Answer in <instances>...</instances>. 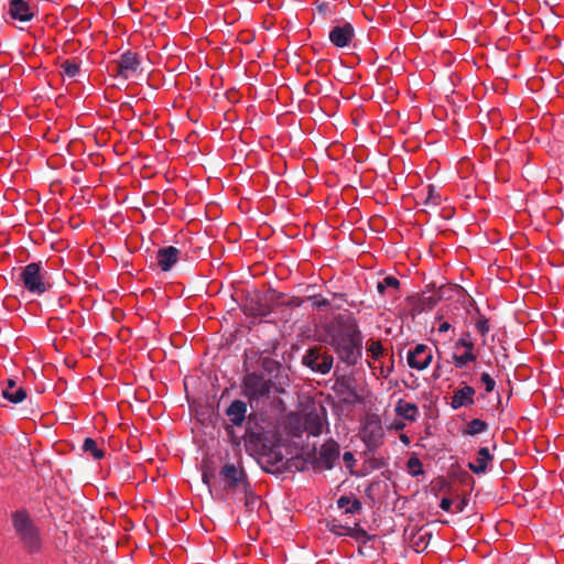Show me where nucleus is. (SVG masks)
I'll return each instance as SVG.
<instances>
[{
    "mask_svg": "<svg viewBox=\"0 0 564 564\" xmlns=\"http://www.w3.org/2000/svg\"><path fill=\"white\" fill-rule=\"evenodd\" d=\"M267 463L271 464L272 466H275V470H291L295 468L296 470H304L305 469V460L304 458L296 456L291 459L284 460L283 456L276 452H271L267 456Z\"/></svg>",
    "mask_w": 564,
    "mask_h": 564,
    "instance_id": "obj_11",
    "label": "nucleus"
},
{
    "mask_svg": "<svg viewBox=\"0 0 564 564\" xmlns=\"http://www.w3.org/2000/svg\"><path fill=\"white\" fill-rule=\"evenodd\" d=\"M343 459L345 463L350 464L355 462L354 454L351 452H345L343 455Z\"/></svg>",
    "mask_w": 564,
    "mask_h": 564,
    "instance_id": "obj_41",
    "label": "nucleus"
},
{
    "mask_svg": "<svg viewBox=\"0 0 564 564\" xmlns=\"http://www.w3.org/2000/svg\"><path fill=\"white\" fill-rule=\"evenodd\" d=\"M327 343L339 359L355 366L362 356L361 332L352 318L339 317L327 328Z\"/></svg>",
    "mask_w": 564,
    "mask_h": 564,
    "instance_id": "obj_1",
    "label": "nucleus"
},
{
    "mask_svg": "<svg viewBox=\"0 0 564 564\" xmlns=\"http://www.w3.org/2000/svg\"><path fill=\"white\" fill-rule=\"evenodd\" d=\"M466 506H467V499L464 498V499H462L460 501H458L456 503V506H455L456 511L457 512H462L465 509Z\"/></svg>",
    "mask_w": 564,
    "mask_h": 564,
    "instance_id": "obj_42",
    "label": "nucleus"
},
{
    "mask_svg": "<svg viewBox=\"0 0 564 564\" xmlns=\"http://www.w3.org/2000/svg\"><path fill=\"white\" fill-rule=\"evenodd\" d=\"M346 535H349L350 538L361 541L362 543H367L368 541H371L376 538V535H370L367 533V531L362 528L356 527V528H347Z\"/></svg>",
    "mask_w": 564,
    "mask_h": 564,
    "instance_id": "obj_28",
    "label": "nucleus"
},
{
    "mask_svg": "<svg viewBox=\"0 0 564 564\" xmlns=\"http://www.w3.org/2000/svg\"><path fill=\"white\" fill-rule=\"evenodd\" d=\"M20 281L34 295H42L53 286V283L48 280L47 272L42 270L39 262H31L23 267L20 273Z\"/></svg>",
    "mask_w": 564,
    "mask_h": 564,
    "instance_id": "obj_4",
    "label": "nucleus"
},
{
    "mask_svg": "<svg viewBox=\"0 0 564 564\" xmlns=\"http://www.w3.org/2000/svg\"><path fill=\"white\" fill-rule=\"evenodd\" d=\"M36 12V6L31 0H10L9 15L20 22L31 21Z\"/></svg>",
    "mask_w": 564,
    "mask_h": 564,
    "instance_id": "obj_9",
    "label": "nucleus"
},
{
    "mask_svg": "<svg viewBox=\"0 0 564 564\" xmlns=\"http://www.w3.org/2000/svg\"><path fill=\"white\" fill-rule=\"evenodd\" d=\"M488 430V424L480 420V419H474L470 422L467 423L466 429L464 430V435H477L480 433H484Z\"/></svg>",
    "mask_w": 564,
    "mask_h": 564,
    "instance_id": "obj_24",
    "label": "nucleus"
},
{
    "mask_svg": "<svg viewBox=\"0 0 564 564\" xmlns=\"http://www.w3.org/2000/svg\"><path fill=\"white\" fill-rule=\"evenodd\" d=\"M245 494V508L248 513H253L256 509L261 505L259 496L250 490V487L246 490H241Z\"/></svg>",
    "mask_w": 564,
    "mask_h": 564,
    "instance_id": "obj_25",
    "label": "nucleus"
},
{
    "mask_svg": "<svg viewBox=\"0 0 564 564\" xmlns=\"http://www.w3.org/2000/svg\"><path fill=\"white\" fill-rule=\"evenodd\" d=\"M476 391L473 387L465 384L460 388L454 391V394L452 397L451 406L454 410H457L462 406H468L474 404V395Z\"/></svg>",
    "mask_w": 564,
    "mask_h": 564,
    "instance_id": "obj_16",
    "label": "nucleus"
},
{
    "mask_svg": "<svg viewBox=\"0 0 564 564\" xmlns=\"http://www.w3.org/2000/svg\"><path fill=\"white\" fill-rule=\"evenodd\" d=\"M451 328V324L448 322H444L440 325L438 327V332L440 333H445L447 332L448 329Z\"/></svg>",
    "mask_w": 564,
    "mask_h": 564,
    "instance_id": "obj_43",
    "label": "nucleus"
},
{
    "mask_svg": "<svg viewBox=\"0 0 564 564\" xmlns=\"http://www.w3.org/2000/svg\"><path fill=\"white\" fill-rule=\"evenodd\" d=\"M408 469L412 476H419L424 473L422 462L419 457L412 456L408 460Z\"/></svg>",
    "mask_w": 564,
    "mask_h": 564,
    "instance_id": "obj_30",
    "label": "nucleus"
},
{
    "mask_svg": "<svg viewBox=\"0 0 564 564\" xmlns=\"http://www.w3.org/2000/svg\"><path fill=\"white\" fill-rule=\"evenodd\" d=\"M339 454V444L329 438L322 445L318 454H316L315 447L311 453H307L306 458H304L305 465L311 464L315 470L332 469L338 460Z\"/></svg>",
    "mask_w": 564,
    "mask_h": 564,
    "instance_id": "obj_5",
    "label": "nucleus"
},
{
    "mask_svg": "<svg viewBox=\"0 0 564 564\" xmlns=\"http://www.w3.org/2000/svg\"><path fill=\"white\" fill-rule=\"evenodd\" d=\"M402 441L408 442V437L406 436L402 437Z\"/></svg>",
    "mask_w": 564,
    "mask_h": 564,
    "instance_id": "obj_47",
    "label": "nucleus"
},
{
    "mask_svg": "<svg viewBox=\"0 0 564 564\" xmlns=\"http://www.w3.org/2000/svg\"><path fill=\"white\" fill-rule=\"evenodd\" d=\"M432 349L424 344H419L413 350L408 352V364L411 368L416 370L426 369L432 362Z\"/></svg>",
    "mask_w": 564,
    "mask_h": 564,
    "instance_id": "obj_10",
    "label": "nucleus"
},
{
    "mask_svg": "<svg viewBox=\"0 0 564 564\" xmlns=\"http://www.w3.org/2000/svg\"><path fill=\"white\" fill-rule=\"evenodd\" d=\"M470 334L466 333L465 336L460 337L456 341V347H464L466 349V352L457 356L454 355V362L456 368H464L468 362L476 360V356L474 355V343L469 339Z\"/></svg>",
    "mask_w": 564,
    "mask_h": 564,
    "instance_id": "obj_14",
    "label": "nucleus"
},
{
    "mask_svg": "<svg viewBox=\"0 0 564 564\" xmlns=\"http://www.w3.org/2000/svg\"><path fill=\"white\" fill-rule=\"evenodd\" d=\"M260 366H261L262 370L269 376L268 379H272L276 382H282L280 380L282 365L279 361H276L270 357H261Z\"/></svg>",
    "mask_w": 564,
    "mask_h": 564,
    "instance_id": "obj_21",
    "label": "nucleus"
},
{
    "mask_svg": "<svg viewBox=\"0 0 564 564\" xmlns=\"http://www.w3.org/2000/svg\"><path fill=\"white\" fill-rule=\"evenodd\" d=\"M383 437V429L378 421H368L364 430V442L368 448L380 445Z\"/></svg>",
    "mask_w": 564,
    "mask_h": 564,
    "instance_id": "obj_15",
    "label": "nucleus"
},
{
    "mask_svg": "<svg viewBox=\"0 0 564 564\" xmlns=\"http://www.w3.org/2000/svg\"><path fill=\"white\" fill-rule=\"evenodd\" d=\"M452 500L449 498H443L441 500V503H440V507L441 509H443L444 511H448L451 509V506H452Z\"/></svg>",
    "mask_w": 564,
    "mask_h": 564,
    "instance_id": "obj_40",
    "label": "nucleus"
},
{
    "mask_svg": "<svg viewBox=\"0 0 564 564\" xmlns=\"http://www.w3.org/2000/svg\"><path fill=\"white\" fill-rule=\"evenodd\" d=\"M61 68L66 76L74 78L80 72V63L75 59H66L61 64Z\"/></svg>",
    "mask_w": 564,
    "mask_h": 564,
    "instance_id": "obj_27",
    "label": "nucleus"
},
{
    "mask_svg": "<svg viewBox=\"0 0 564 564\" xmlns=\"http://www.w3.org/2000/svg\"><path fill=\"white\" fill-rule=\"evenodd\" d=\"M387 289L386 285H383V281H380L377 283V291L382 294L384 292V290Z\"/></svg>",
    "mask_w": 564,
    "mask_h": 564,
    "instance_id": "obj_44",
    "label": "nucleus"
},
{
    "mask_svg": "<svg viewBox=\"0 0 564 564\" xmlns=\"http://www.w3.org/2000/svg\"><path fill=\"white\" fill-rule=\"evenodd\" d=\"M368 350L373 359H378L383 354V347L379 340H370Z\"/></svg>",
    "mask_w": 564,
    "mask_h": 564,
    "instance_id": "obj_33",
    "label": "nucleus"
},
{
    "mask_svg": "<svg viewBox=\"0 0 564 564\" xmlns=\"http://www.w3.org/2000/svg\"><path fill=\"white\" fill-rule=\"evenodd\" d=\"M203 481L209 487L210 475L208 473L203 474Z\"/></svg>",
    "mask_w": 564,
    "mask_h": 564,
    "instance_id": "obj_45",
    "label": "nucleus"
},
{
    "mask_svg": "<svg viewBox=\"0 0 564 564\" xmlns=\"http://www.w3.org/2000/svg\"><path fill=\"white\" fill-rule=\"evenodd\" d=\"M308 301L312 302V306L317 310H322L330 305L329 300L324 299L319 295H313L308 297Z\"/></svg>",
    "mask_w": 564,
    "mask_h": 564,
    "instance_id": "obj_32",
    "label": "nucleus"
},
{
    "mask_svg": "<svg viewBox=\"0 0 564 564\" xmlns=\"http://www.w3.org/2000/svg\"><path fill=\"white\" fill-rule=\"evenodd\" d=\"M1 394L14 404L21 403L26 398L25 389L19 387L14 379H8L7 387L2 390Z\"/></svg>",
    "mask_w": 564,
    "mask_h": 564,
    "instance_id": "obj_19",
    "label": "nucleus"
},
{
    "mask_svg": "<svg viewBox=\"0 0 564 564\" xmlns=\"http://www.w3.org/2000/svg\"><path fill=\"white\" fill-rule=\"evenodd\" d=\"M412 546L416 552H423L427 546L425 535H419L417 539L413 542Z\"/></svg>",
    "mask_w": 564,
    "mask_h": 564,
    "instance_id": "obj_37",
    "label": "nucleus"
},
{
    "mask_svg": "<svg viewBox=\"0 0 564 564\" xmlns=\"http://www.w3.org/2000/svg\"><path fill=\"white\" fill-rule=\"evenodd\" d=\"M494 459L489 448L481 447L477 452V457L474 462L468 463V468L476 475L485 474L488 467V463Z\"/></svg>",
    "mask_w": 564,
    "mask_h": 564,
    "instance_id": "obj_18",
    "label": "nucleus"
},
{
    "mask_svg": "<svg viewBox=\"0 0 564 564\" xmlns=\"http://www.w3.org/2000/svg\"><path fill=\"white\" fill-rule=\"evenodd\" d=\"M250 313L256 316H267L270 313V310L267 305L258 304L256 307L249 308Z\"/></svg>",
    "mask_w": 564,
    "mask_h": 564,
    "instance_id": "obj_36",
    "label": "nucleus"
},
{
    "mask_svg": "<svg viewBox=\"0 0 564 564\" xmlns=\"http://www.w3.org/2000/svg\"><path fill=\"white\" fill-rule=\"evenodd\" d=\"M480 381L485 384L486 392L490 393L495 390L496 382L489 373L482 372Z\"/></svg>",
    "mask_w": 564,
    "mask_h": 564,
    "instance_id": "obj_34",
    "label": "nucleus"
},
{
    "mask_svg": "<svg viewBox=\"0 0 564 564\" xmlns=\"http://www.w3.org/2000/svg\"><path fill=\"white\" fill-rule=\"evenodd\" d=\"M83 451L86 453H90L95 459H101L105 456V452L97 446L95 440L87 437L84 440Z\"/></svg>",
    "mask_w": 564,
    "mask_h": 564,
    "instance_id": "obj_26",
    "label": "nucleus"
},
{
    "mask_svg": "<svg viewBox=\"0 0 564 564\" xmlns=\"http://www.w3.org/2000/svg\"><path fill=\"white\" fill-rule=\"evenodd\" d=\"M12 523L24 549L30 553L39 552L42 541L39 529L30 514L25 510H18L12 513Z\"/></svg>",
    "mask_w": 564,
    "mask_h": 564,
    "instance_id": "obj_3",
    "label": "nucleus"
},
{
    "mask_svg": "<svg viewBox=\"0 0 564 564\" xmlns=\"http://www.w3.org/2000/svg\"><path fill=\"white\" fill-rule=\"evenodd\" d=\"M435 304H436V299L433 295L423 296L421 299V305H422L423 310H425V308L431 310L434 307Z\"/></svg>",
    "mask_w": 564,
    "mask_h": 564,
    "instance_id": "obj_39",
    "label": "nucleus"
},
{
    "mask_svg": "<svg viewBox=\"0 0 564 564\" xmlns=\"http://www.w3.org/2000/svg\"><path fill=\"white\" fill-rule=\"evenodd\" d=\"M476 328L485 337L490 330L489 321L481 316L476 323Z\"/></svg>",
    "mask_w": 564,
    "mask_h": 564,
    "instance_id": "obj_35",
    "label": "nucleus"
},
{
    "mask_svg": "<svg viewBox=\"0 0 564 564\" xmlns=\"http://www.w3.org/2000/svg\"><path fill=\"white\" fill-rule=\"evenodd\" d=\"M327 529L329 532L336 534V535H346L347 528L338 523L337 521L333 520L327 523Z\"/></svg>",
    "mask_w": 564,
    "mask_h": 564,
    "instance_id": "obj_31",
    "label": "nucleus"
},
{
    "mask_svg": "<svg viewBox=\"0 0 564 564\" xmlns=\"http://www.w3.org/2000/svg\"><path fill=\"white\" fill-rule=\"evenodd\" d=\"M337 506L340 509L345 508V512L346 513H351V514L358 512L362 508V505H361V502L358 499L351 500L347 496H341L337 500Z\"/></svg>",
    "mask_w": 564,
    "mask_h": 564,
    "instance_id": "obj_23",
    "label": "nucleus"
},
{
    "mask_svg": "<svg viewBox=\"0 0 564 564\" xmlns=\"http://www.w3.org/2000/svg\"><path fill=\"white\" fill-rule=\"evenodd\" d=\"M382 281H383V285H386L387 288L398 290L400 286V281L392 275H388V276L383 278Z\"/></svg>",
    "mask_w": 564,
    "mask_h": 564,
    "instance_id": "obj_38",
    "label": "nucleus"
},
{
    "mask_svg": "<svg viewBox=\"0 0 564 564\" xmlns=\"http://www.w3.org/2000/svg\"><path fill=\"white\" fill-rule=\"evenodd\" d=\"M113 70L123 79L138 76L142 70L139 54L131 51L124 52L116 63Z\"/></svg>",
    "mask_w": 564,
    "mask_h": 564,
    "instance_id": "obj_8",
    "label": "nucleus"
},
{
    "mask_svg": "<svg viewBox=\"0 0 564 564\" xmlns=\"http://www.w3.org/2000/svg\"><path fill=\"white\" fill-rule=\"evenodd\" d=\"M355 36V30L349 22L334 26L329 32V41L336 47H346Z\"/></svg>",
    "mask_w": 564,
    "mask_h": 564,
    "instance_id": "obj_12",
    "label": "nucleus"
},
{
    "mask_svg": "<svg viewBox=\"0 0 564 564\" xmlns=\"http://www.w3.org/2000/svg\"><path fill=\"white\" fill-rule=\"evenodd\" d=\"M180 253V249L174 246L160 248L156 251L158 267L164 272L170 271L172 267L177 262Z\"/></svg>",
    "mask_w": 564,
    "mask_h": 564,
    "instance_id": "obj_13",
    "label": "nucleus"
},
{
    "mask_svg": "<svg viewBox=\"0 0 564 564\" xmlns=\"http://www.w3.org/2000/svg\"><path fill=\"white\" fill-rule=\"evenodd\" d=\"M247 410L248 408L245 401L235 400L226 409L225 413L232 425L241 426L246 420Z\"/></svg>",
    "mask_w": 564,
    "mask_h": 564,
    "instance_id": "obj_17",
    "label": "nucleus"
},
{
    "mask_svg": "<svg viewBox=\"0 0 564 564\" xmlns=\"http://www.w3.org/2000/svg\"><path fill=\"white\" fill-rule=\"evenodd\" d=\"M441 203V195L435 191L433 185L427 186V194L423 200L425 206H437Z\"/></svg>",
    "mask_w": 564,
    "mask_h": 564,
    "instance_id": "obj_29",
    "label": "nucleus"
},
{
    "mask_svg": "<svg viewBox=\"0 0 564 564\" xmlns=\"http://www.w3.org/2000/svg\"><path fill=\"white\" fill-rule=\"evenodd\" d=\"M281 384L282 382L265 379L262 375L254 371L246 373L242 379L243 394L251 406H253L254 403L258 404L261 401L268 400L273 390L279 393L283 392V389L280 388Z\"/></svg>",
    "mask_w": 564,
    "mask_h": 564,
    "instance_id": "obj_2",
    "label": "nucleus"
},
{
    "mask_svg": "<svg viewBox=\"0 0 564 564\" xmlns=\"http://www.w3.org/2000/svg\"><path fill=\"white\" fill-rule=\"evenodd\" d=\"M225 490H246L250 487L248 476L240 464L226 463L219 470Z\"/></svg>",
    "mask_w": 564,
    "mask_h": 564,
    "instance_id": "obj_6",
    "label": "nucleus"
},
{
    "mask_svg": "<svg viewBox=\"0 0 564 564\" xmlns=\"http://www.w3.org/2000/svg\"><path fill=\"white\" fill-rule=\"evenodd\" d=\"M334 358L323 347L315 346L306 350L302 357V364L314 372L326 375L333 367Z\"/></svg>",
    "mask_w": 564,
    "mask_h": 564,
    "instance_id": "obj_7",
    "label": "nucleus"
},
{
    "mask_svg": "<svg viewBox=\"0 0 564 564\" xmlns=\"http://www.w3.org/2000/svg\"><path fill=\"white\" fill-rule=\"evenodd\" d=\"M395 413L405 420L414 422L419 414V408L414 403L399 400L395 405Z\"/></svg>",
    "mask_w": 564,
    "mask_h": 564,
    "instance_id": "obj_22",
    "label": "nucleus"
},
{
    "mask_svg": "<svg viewBox=\"0 0 564 564\" xmlns=\"http://www.w3.org/2000/svg\"><path fill=\"white\" fill-rule=\"evenodd\" d=\"M324 419L315 412H310L304 417V429L313 436H318L323 432Z\"/></svg>",
    "mask_w": 564,
    "mask_h": 564,
    "instance_id": "obj_20",
    "label": "nucleus"
},
{
    "mask_svg": "<svg viewBox=\"0 0 564 564\" xmlns=\"http://www.w3.org/2000/svg\"><path fill=\"white\" fill-rule=\"evenodd\" d=\"M325 7H326V6L324 4V6H321L318 9H319L321 11H324V8H325Z\"/></svg>",
    "mask_w": 564,
    "mask_h": 564,
    "instance_id": "obj_46",
    "label": "nucleus"
}]
</instances>
